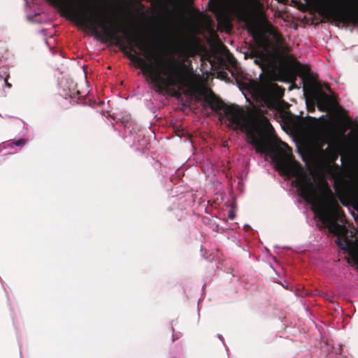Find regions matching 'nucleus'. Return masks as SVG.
Instances as JSON below:
<instances>
[{
  "instance_id": "obj_8",
  "label": "nucleus",
  "mask_w": 358,
  "mask_h": 358,
  "mask_svg": "<svg viewBox=\"0 0 358 358\" xmlns=\"http://www.w3.org/2000/svg\"><path fill=\"white\" fill-rule=\"evenodd\" d=\"M248 6L254 11L257 13L260 17L264 19V6L260 0H245Z\"/></svg>"
},
{
  "instance_id": "obj_18",
  "label": "nucleus",
  "mask_w": 358,
  "mask_h": 358,
  "mask_svg": "<svg viewBox=\"0 0 358 358\" xmlns=\"http://www.w3.org/2000/svg\"><path fill=\"white\" fill-rule=\"evenodd\" d=\"M342 358H345V357H342Z\"/></svg>"
},
{
  "instance_id": "obj_1",
  "label": "nucleus",
  "mask_w": 358,
  "mask_h": 358,
  "mask_svg": "<svg viewBox=\"0 0 358 358\" xmlns=\"http://www.w3.org/2000/svg\"><path fill=\"white\" fill-rule=\"evenodd\" d=\"M53 6L62 10L71 20L87 27L93 32L101 29L103 35L115 41L121 49L128 48V57L141 69L147 80L159 92H170L179 97L182 94L196 100L203 99L212 110L219 113L220 119L228 122L234 129L244 132L247 141L257 153L271 156L279 172V157L275 156L274 145L265 136L261 124L247 116L239 108L225 105L217 99L206 87L199 75L194 72L189 64L164 62L161 55L151 50L145 41L138 36L127 34L126 30L115 26L110 17L98 18L88 13L85 6H77L75 0H48Z\"/></svg>"
},
{
  "instance_id": "obj_4",
  "label": "nucleus",
  "mask_w": 358,
  "mask_h": 358,
  "mask_svg": "<svg viewBox=\"0 0 358 358\" xmlns=\"http://www.w3.org/2000/svg\"><path fill=\"white\" fill-rule=\"evenodd\" d=\"M253 36L258 47L260 48L259 58L255 60V63L259 64L261 67L272 64L275 50L272 42L266 36V31H255L253 33Z\"/></svg>"
},
{
  "instance_id": "obj_11",
  "label": "nucleus",
  "mask_w": 358,
  "mask_h": 358,
  "mask_svg": "<svg viewBox=\"0 0 358 358\" xmlns=\"http://www.w3.org/2000/svg\"><path fill=\"white\" fill-rule=\"evenodd\" d=\"M235 211L233 208H231L228 212V218L232 220L235 218Z\"/></svg>"
},
{
  "instance_id": "obj_7",
  "label": "nucleus",
  "mask_w": 358,
  "mask_h": 358,
  "mask_svg": "<svg viewBox=\"0 0 358 358\" xmlns=\"http://www.w3.org/2000/svg\"><path fill=\"white\" fill-rule=\"evenodd\" d=\"M315 99L317 103V107L321 111L329 110L334 104L333 99L322 91H318L315 93Z\"/></svg>"
},
{
  "instance_id": "obj_10",
  "label": "nucleus",
  "mask_w": 358,
  "mask_h": 358,
  "mask_svg": "<svg viewBox=\"0 0 358 358\" xmlns=\"http://www.w3.org/2000/svg\"><path fill=\"white\" fill-rule=\"evenodd\" d=\"M25 144V140L23 138L18 139L17 141H9L3 143L2 147L3 148H13L14 146L22 148Z\"/></svg>"
},
{
  "instance_id": "obj_9",
  "label": "nucleus",
  "mask_w": 358,
  "mask_h": 358,
  "mask_svg": "<svg viewBox=\"0 0 358 358\" xmlns=\"http://www.w3.org/2000/svg\"><path fill=\"white\" fill-rule=\"evenodd\" d=\"M343 194L354 203L355 208L358 210V194L357 192L352 189H347L343 191Z\"/></svg>"
},
{
  "instance_id": "obj_3",
  "label": "nucleus",
  "mask_w": 358,
  "mask_h": 358,
  "mask_svg": "<svg viewBox=\"0 0 358 358\" xmlns=\"http://www.w3.org/2000/svg\"><path fill=\"white\" fill-rule=\"evenodd\" d=\"M319 119L324 122L318 125L320 134L315 142L316 148L324 159L334 161L337 157V153L335 147L331 144L329 132V121L324 119V115H322Z\"/></svg>"
},
{
  "instance_id": "obj_12",
  "label": "nucleus",
  "mask_w": 358,
  "mask_h": 358,
  "mask_svg": "<svg viewBox=\"0 0 358 358\" xmlns=\"http://www.w3.org/2000/svg\"><path fill=\"white\" fill-rule=\"evenodd\" d=\"M5 83H6V85L8 87H10L11 85L10 83H8L7 80L5 79Z\"/></svg>"
},
{
  "instance_id": "obj_17",
  "label": "nucleus",
  "mask_w": 358,
  "mask_h": 358,
  "mask_svg": "<svg viewBox=\"0 0 358 358\" xmlns=\"http://www.w3.org/2000/svg\"><path fill=\"white\" fill-rule=\"evenodd\" d=\"M271 28V26H270V25H268V28H267L268 31H270Z\"/></svg>"
},
{
  "instance_id": "obj_6",
  "label": "nucleus",
  "mask_w": 358,
  "mask_h": 358,
  "mask_svg": "<svg viewBox=\"0 0 358 358\" xmlns=\"http://www.w3.org/2000/svg\"><path fill=\"white\" fill-rule=\"evenodd\" d=\"M300 64L292 59H285L278 66L279 73L285 78H291L295 76L299 71Z\"/></svg>"
},
{
  "instance_id": "obj_14",
  "label": "nucleus",
  "mask_w": 358,
  "mask_h": 358,
  "mask_svg": "<svg viewBox=\"0 0 358 358\" xmlns=\"http://www.w3.org/2000/svg\"><path fill=\"white\" fill-rule=\"evenodd\" d=\"M218 338L220 339V340H222L223 339V337L222 335H218Z\"/></svg>"
},
{
  "instance_id": "obj_13",
  "label": "nucleus",
  "mask_w": 358,
  "mask_h": 358,
  "mask_svg": "<svg viewBox=\"0 0 358 358\" xmlns=\"http://www.w3.org/2000/svg\"><path fill=\"white\" fill-rule=\"evenodd\" d=\"M175 50H176V52H177L180 51V48H179V47H178V45L176 47Z\"/></svg>"
},
{
  "instance_id": "obj_16",
  "label": "nucleus",
  "mask_w": 358,
  "mask_h": 358,
  "mask_svg": "<svg viewBox=\"0 0 358 358\" xmlns=\"http://www.w3.org/2000/svg\"><path fill=\"white\" fill-rule=\"evenodd\" d=\"M178 337L176 338L175 336L173 335V341H175L176 339H178Z\"/></svg>"
},
{
  "instance_id": "obj_2",
  "label": "nucleus",
  "mask_w": 358,
  "mask_h": 358,
  "mask_svg": "<svg viewBox=\"0 0 358 358\" xmlns=\"http://www.w3.org/2000/svg\"><path fill=\"white\" fill-rule=\"evenodd\" d=\"M327 20L350 21L358 24V8L343 9L331 0H304Z\"/></svg>"
},
{
  "instance_id": "obj_5",
  "label": "nucleus",
  "mask_w": 358,
  "mask_h": 358,
  "mask_svg": "<svg viewBox=\"0 0 358 358\" xmlns=\"http://www.w3.org/2000/svg\"><path fill=\"white\" fill-rule=\"evenodd\" d=\"M245 88L252 96L264 101L269 100L276 93L278 86L267 80H249L245 83Z\"/></svg>"
},
{
  "instance_id": "obj_15",
  "label": "nucleus",
  "mask_w": 358,
  "mask_h": 358,
  "mask_svg": "<svg viewBox=\"0 0 358 358\" xmlns=\"http://www.w3.org/2000/svg\"><path fill=\"white\" fill-rule=\"evenodd\" d=\"M17 152V150H15V151H12V152H9L8 154L9 155H11V154H13L14 152Z\"/></svg>"
}]
</instances>
